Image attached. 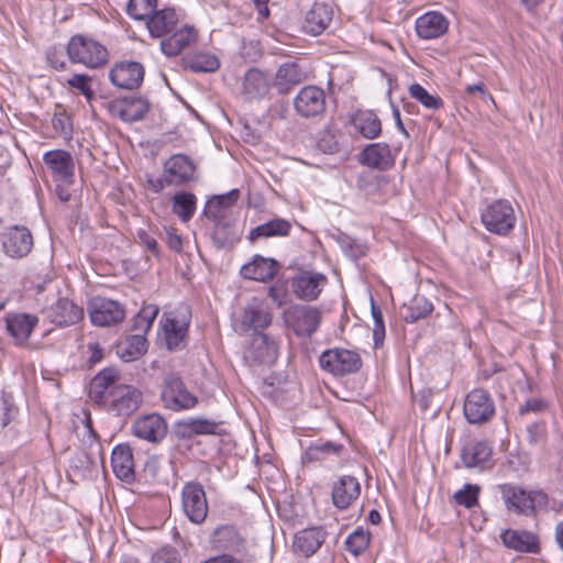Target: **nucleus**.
I'll return each instance as SVG.
<instances>
[{"label": "nucleus", "mask_w": 563, "mask_h": 563, "mask_svg": "<svg viewBox=\"0 0 563 563\" xmlns=\"http://www.w3.org/2000/svg\"><path fill=\"white\" fill-rule=\"evenodd\" d=\"M107 109L111 115L132 123L146 117L151 109V102L146 97L131 95L109 101Z\"/></svg>", "instance_id": "nucleus-12"}, {"label": "nucleus", "mask_w": 563, "mask_h": 563, "mask_svg": "<svg viewBox=\"0 0 563 563\" xmlns=\"http://www.w3.org/2000/svg\"><path fill=\"white\" fill-rule=\"evenodd\" d=\"M460 457L466 468H492L493 445L487 440H468L462 446Z\"/></svg>", "instance_id": "nucleus-15"}, {"label": "nucleus", "mask_w": 563, "mask_h": 563, "mask_svg": "<svg viewBox=\"0 0 563 563\" xmlns=\"http://www.w3.org/2000/svg\"><path fill=\"white\" fill-rule=\"evenodd\" d=\"M220 422L207 418H188L176 423L175 432L179 439H192L196 435H221Z\"/></svg>", "instance_id": "nucleus-30"}, {"label": "nucleus", "mask_w": 563, "mask_h": 563, "mask_svg": "<svg viewBox=\"0 0 563 563\" xmlns=\"http://www.w3.org/2000/svg\"><path fill=\"white\" fill-rule=\"evenodd\" d=\"M273 322V312L268 305L258 297H253L244 307L239 322V331H263Z\"/></svg>", "instance_id": "nucleus-14"}, {"label": "nucleus", "mask_w": 563, "mask_h": 563, "mask_svg": "<svg viewBox=\"0 0 563 563\" xmlns=\"http://www.w3.org/2000/svg\"><path fill=\"white\" fill-rule=\"evenodd\" d=\"M240 197L238 189H232L225 195L216 196L207 201L205 207V214L207 218H216L217 213H221L223 209L229 208Z\"/></svg>", "instance_id": "nucleus-52"}, {"label": "nucleus", "mask_w": 563, "mask_h": 563, "mask_svg": "<svg viewBox=\"0 0 563 563\" xmlns=\"http://www.w3.org/2000/svg\"><path fill=\"white\" fill-rule=\"evenodd\" d=\"M295 112L303 119L323 117L327 109V96L322 88L308 85L302 87L294 98Z\"/></svg>", "instance_id": "nucleus-11"}, {"label": "nucleus", "mask_w": 563, "mask_h": 563, "mask_svg": "<svg viewBox=\"0 0 563 563\" xmlns=\"http://www.w3.org/2000/svg\"><path fill=\"white\" fill-rule=\"evenodd\" d=\"M479 487L475 484H465L463 489L457 490L453 498L454 501L464 506L465 508H472L478 503Z\"/></svg>", "instance_id": "nucleus-54"}, {"label": "nucleus", "mask_w": 563, "mask_h": 563, "mask_svg": "<svg viewBox=\"0 0 563 563\" xmlns=\"http://www.w3.org/2000/svg\"><path fill=\"white\" fill-rule=\"evenodd\" d=\"M317 146L324 154H335L341 151L338 135L330 130L320 133Z\"/></svg>", "instance_id": "nucleus-59"}, {"label": "nucleus", "mask_w": 563, "mask_h": 563, "mask_svg": "<svg viewBox=\"0 0 563 563\" xmlns=\"http://www.w3.org/2000/svg\"><path fill=\"white\" fill-rule=\"evenodd\" d=\"M164 180L167 186L185 187L198 180L197 164L186 154L172 155L163 164Z\"/></svg>", "instance_id": "nucleus-7"}, {"label": "nucleus", "mask_w": 563, "mask_h": 563, "mask_svg": "<svg viewBox=\"0 0 563 563\" xmlns=\"http://www.w3.org/2000/svg\"><path fill=\"white\" fill-rule=\"evenodd\" d=\"M272 87L273 84L265 71L258 68H251L243 77L242 93L247 99L258 100L266 97Z\"/></svg>", "instance_id": "nucleus-36"}, {"label": "nucleus", "mask_w": 563, "mask_h": 563, "mask_svg": "<svg viewBox=\"0 0 563 563\" xmlns=\"http://www.w3.org/2000/svg\"><path fill=\"white\" fill-rule=\"evenodd\" d=\"M144 67L137 62H120L109 73L111 82L126 90H134L141 87L144 80Z\"/></svg>", "instance_id": "nucleus-24"}, {"label": "nucleus", "mask_w": 563, "mask_h": 563, "mask_svg": "<svg viewBox=\"0 0 563 563\" xmlns=\"http://www.w3.org/2000/svg\"><path fill=\"white\" fill-rule=\"evenodd\" d=\"M287 320L296 335L311 336L321 322V312L314 307L295 306L288 310Z\"/></svg>", "instance_id": "nucleus-19"}, {"label": "nucleus", "mask_w": 563, "mask_h": 563, "mask_svg": "<svg viewBox=\"0 0 563 563\" xmlns=\"http://www.w3.org/2000/svg\"><path fill=\"white\" fill-rule=\"evenodd\" d=\"M91 77L86 74H75L67 80L70 88L77 89L81 95L85 96L88 102L93 100L95 92L90 86Z\"/></svg>", "instance_id": "nucleus-57"}, {"label": "nucleus", "mask_w": 563, "mask_h": 563, "mask_svg": "<svg viewBox=\"0 0 563 563\" xmlns=\"http://www.w3.org/2000/svg\"><path fill=\"white\" fill-rule=\"evenodd\" d=\"M433 311V305L422 295H416L401 308L400 314L406 322L413 323L427 318Z\"/></svg>", "instance_id": "nucleus-44"}, {"label": "nucleus", "mask_w": 563, "mask_h": 563, "mask_svg": "<svg viewBox=\"0 0 563 563\" xmlns=\"http://www.w3.org/2000/svg\"><path fill=\"white\" fill-rule=\"evenodd\" d=\"M158 312L159 308L156 305L151 303L142 307L133 319L132 331H135V334H143L146 338Z\"/></svg>", "instance_id": "nucleus-49"}, {"label": "nucleus", "mask_w": 563, "mask_h": 563, "mask_svg": "<svg viewBox=\"0 0 563 563\" xmlns=\"http://www.w3.org/2000/svg\"><path fill=\"white\" fill-rule=\"evenodd\" d=\"M291 223L282 218L272 219L263 224L253 228L247 239L254 243L258 239H268L274 236H288L291 231Z\"/></svg>", "instance_id": "nucleus-42"}, {"label": "nucleus", "mask_w": 563, "mask_h": 563, "mask_svg": "<svg viewBox=\"0 0 563 563\" xmlns=\"http://www.w3.org/2000/svg\"><path fill=\"white\" fill-rule=\"evenodd\" d=\"M279 355V343L269 333L253 332L244 350V360L250 365L272 366Z\"/></svg>", "instance_id": "nucleus-3"}, {"label": "nucleus", "mask_w": 563, "mask_h": 563, "mask_svg": "<svg viewBox=\"0 0 563 563\" xmlns=\"http://www.w3.org/2000/svg\"><path fill=\"white\" fill-rule=\"evenodd\" d=\"M372 317L374 321V346L375 349H378L383 345L385 339V323L380 308L375 306L374 302H372Z\"/></svg>", "instance_id": "nucleus-60"}, {"label": "nucleus", "mask_w": 563, "mask_h": 563, "mask_svg": "<svg viewBox=\"0 0 563 563\" xmlns=\"http://www.w3.org/2000/svg\"><path fill=\"white\" fill-rule=\"evenodd\" d=\"M157 0H129L126 14L136 21H145L154 12Z\"/></svg>", "instance_id": "nucleus-53"}, {"label": "nucleus", "mask_w": 563, "mask_h": 563, "mask_svg": "<svg viewBox=\"0 0 563 563\" xmlns=\"http://www.w3.org/2000/svg\"><path fill=\"white\" fill-rule=\"evenodd\" d=\"M161 398L164 406L173 411L192 409L198 404V398L187 389L176 374H168L165 377Z\"/></svg>", "instance_id": "nucleus-8"}, {"label": "nucleus", "mask_w": 563, "mask_h": 563, "mask_svg": "<svg viewBox=\"0 0 563 563\" xmlns=\"http://www.w3.org/2000/svg\"><path fill=\"white\" fill-rule=\"evenodd\" d=\"M120 373L113 367H107L100 371L91 379L88 387L89 398L97 405L104 407L111 398L113 389L119 387Z\"/></svg>", "instance_id": "nucleus-20"}, {"label": "nucleus", "mask_w": 563, "mask_h": 563, "mask_svg": "<svg viewBox=\"0 0 563 563\" xmlns=\"http://www.w3.org/2000/svg\"><path fill=\"white\" fill-rule=\"evenodd\" d=\"M190 324V312L187 308L179 316L167 317L163 323L165 340L168 350L179 347L180 343L187 335Z\"/></svg>", "instance_id": "nucleus-34"}, {"label": "nucleus", "mask_w": 563, "mask_h": 563, "mask_svg": "<svg viewBox=\"0 0 563 563\" xmlns=\"http://www.w3.org/2000/svg\"><path fill=\"white\" fill-rule=\"evenodd\" d=\"M325 538L327 532L322 527L302 529L295 534L294 552L303 558H309L321 548Z\"/></svg>", "instance_id": "nucleus-31"}, {"label": "nucleus", "mask_w": 563, "mask_h": 563, "mask_svg": "<svg viewBox=\"0 0 563 563\" xmlns=\"http://www.w3.org/2000/svg\"><path fill=\"white\" fill-rule=\"evenodd\" d=\"M54 130L60 135L67 136L73 132L69 117L65 112L55 113L52 118Z\"/></svg>", "instance_id": "nucleus-62"}, {"label": "nucleus", "mask_w": 563, "mask_h": 563, "mask_svg": "<svg viewBox=\"0 0 563 563\" xmlns=\"http://www.w3.org/2000/svg\"><path fill=\"white\" fill-rule=\"evenodd\" d=\"M332 238L336 241L346 256L357 260L363 254L355 240L346 233L338 231V233L332 234Z\"/></svg>", "instance_id": "nucleus-56"}, {"label": "nucleus", "mask_w": 563, "mask_h": 563, "mask_svg": "<svg viewBox=\"0 0 563 563\" xmlns=\"http://www.w3.org/2000/svg\"><path fill=\"white\" fill-rule=\"evenodd\" d=\"M1 240L3 252L12 258L25 257L33 247V235L24 225L9 228Z\"/></svg>", "instance_id": "nucleus-17"}, {"label": "nucleus", "mask_w": 563, "mask_h": 563, "mask_svg": "<svg viewBox=\"0 0 563 563\" xmlns=\"http://www.w3.org/2000/svg\"><path fill=\"white\" fill-rule=\"evenodd\" d=\"M111 466L114 475L131 484L135 479V461L133 449L129 443L117 444L111 452Z\"/></svg>", "instance_id": "nucleus-28"}, {"label": "nucleus", "mask_w": 563, "mask_h": 563, "mask_svg": "<svg viewBox=\"0 0 563 563\" xmlns=\"http://www.w3.org/2000/svg\"><path fill=\"white\" fill-rule=\"evenodd\" d=\"M173 212L183 221L188 222L195 214L197 198L194 194L180 191L172 199Z\"/></svg>", "instance_id": "nucleus-46"}, {"label": "nucleus", "mask_w": 563, "mask_h": 563, "mask_svg": "<svg viewBox=\"0 0 563 563\" xmlns=\"http://www.w3.org/2000/svg\"><path fill=\"white\" fill-rule=\"evenodd\" d=\"M5 329L16 346L29 345V339L38 324V317L26 312H11L4 318Z\"/></svg>", "instance_id": "nucleus-18"}, {"label": "nucleus", "mask_w": 563, "mask_h": 563, "mask_svg": "<svg viewBox=\"0 0 563 563\" xmlns=\"http://www.w3.org/2000/svg\"><path fill=\"white\" fill-rule=\"evenodd\" d=\"M504 545L521 553H538L540 551L539 538L528 530L507 529L500 534Z\"/></svg>", "instance_id": "nucleus-35"}, {"label": "nucleus", "mask_w": 563, "mask_h": 563, "mask_svg": "<svg viewBox=\"0 0 563 563\" xmlns=\"http://www.w3.org/2000/svg\"><path fill=\"white\" fill-rule=\"evenodd\" d=\"M550 409V402L541 397L528 398L518 407V415L542 413Z\"/></svg>", "instance_id": "nucleus-58"}, {"label": "nucleus", "mask_w": 563, "mask_h": 563, "mask_svg": "<svg viewBox=\"0 0 563 563\" xmlns=\"http://www.w3.org/2000/svg\"><path fill=\"white\" fill-rule=\"evenodd\" d=\"M371 532L363 527H357L346 538L344 544L347 552L354 556L361 555L369 545Z\"/></svg>", "instance_id": "nucleus-51"}, {"label": "nucleus", "mask_w": 563, "mask_h": 563, "mask_svg": "<svg viewBox=\"0 0 563 563\" xmlns=\"http://www.w3.org/2000/svg\"><path fill=\"white\" fill-rule=\"evenodd\" d=\"M347 450L342 443L323 441L322 439L311 443L302 455V463H313L328 460L332 456L343 457Z\"/></svg>", "instance_id": "nucleus-40"}, {"label": "nucleus", "mask_w": 563, "mask_h": 563, "mask_svg": "<svg viewBox=\"0 0 563 563\" xmlns=\"http://www.w3.org/2000/svg\"><path fill=\"white\" fill-rule=\"evenodd\" d=\"M153 563H180L179 553L175 548L165 547L153 554Z\"/></svg>", "instance_id": "nucleus-61"}, {"label": "nucleus", "mask_w": 563, "mask_h": 563, "mask_svg": "<svg viewBox=\"0 0 563 563\" xmlns=\"http://www.w3.org/2000/svg\"><path fill=\"white\" fill-rule=\"evenodd\" d=\"M320 367L334 376L357 373L363 365L360 354L345 349H330L319 357Z\"/></svg>", "instance_id": "nucleus-6"}, {"label": "nucleus", "mask_w": 563, "mask_h": 563, "mask_svg": "<svg viewBox=\"0 0 563 563\" xmlns=\"http://www.w3.org/2000/svg\"><path fill=\"white\" fill-rule=\"evenodd\" d=\"M147 345L143 334H130L118 344V354L124 362L134 361L146 353Z\"/></svg>", "instance_id": "nucleus-45"}, {"label": "nucleus", "mask_w": 563, "mask_h": 563, "mask_svg": "<svg viewBox=\"0 0 563 563\" xmlns=\"http://www.w3.org/2000/svg\"><path fill=\"white\" fill-rule=\"evenodd\" d=\"M498 490L506 509L517 515L534 516L536 507L548 501V495L541 490L527 492L509 483L498 485Z\"/></svg>", "instance_id": "nucleus-2"}, {"label": "nucleus", "mask_w": 563, "mask_h": 563, "mask_svg": "<svg viewBox=\"0 0 563 563\" xmlns=\"http://www.w3.org/2000/svg\"><path fill=\"white\" fill-rule=\"evenodd\" d=\"M327 283L328 278L322 273L300 271L291 278V288L297 298L313 301L320 296Z\"/></svg>", "instance_id": "nucleus-16"}, {"label": "nucleus", "mask_w": 563, "mask_h": 563, "mask_svg": "<svg viewBox=\"0 0 563 563\" xmlns=\"http://www.w3.org/2000/svg\"><path fill=\"white\" fill-rule=\"evenodd\" d=\"M46 59L51 67L56 70H64L66 68V62L64 59V54L62 51L56 47H52L46 53Z\"/></svg>", "instance_id": "nucleus-64"}, {"label": "nucleus", "mask_w": 563, "mask_h": 563, "mask_svg": "<svg viewBox=\"0 0 563 563\" xmlns=\"http://www.w3.org/2000/svg\"><path fill=\"white\" fill-rule=\"evenodd\" d=\"M143 402V394L136 387L121 384L112 390L111 398L103 407L115 417H129L134 413Z\"/></svg>", "instance_id": "nucleus-13"}, {"label": "nucleus", "mask_w": 563, "mask_h": 563, "mask_svg": "<svg viewBox=\"0 0 563 563\" xmlns=\"http://www.w3.org/2000/svg\"><path fill=\"white\" fill-rule=\"evenodd\" d=\"M267 295L277 305V307H282L287 302L288 292L285 284H279L277 282L269 286Z\"/></svg>", "instance_id": "nucleus-63"}, {"label": "nucleus", "mask_w": 563, "mask_h": 563, "mask_svg": "<svg viewBox=\"0 0 563 563\" xmlns=\"http://www.w3.org/2000/svg\"><path fill=\"white\" fill-rule=\"evenodd\" d=\"M395 161L396 156L393 154L390 146L385 142L367 144L357 155V162L361 165L380 172L393 168Z\"/></svg>", "instance_id": "nucleus-22"}, {"label": "nucleus", "mask_w": 563, "mask_h": 563, "mask_svg": "<svg viewBox=\"0 0 563 563\" xmlns=\"http://www.w3.org/2000/svg\"><path fill=\"white\" fill-rule=\"evenodd\" d=\"M210 543L213 549L234 555L245 550L246 540L234 525H222L211 533Z\"/></svg>", "instance_id": "nucleus-23"}, {"label": "nucleus", "mask_w": 563, "mask_h": 563, "mask_svg": "<svg viewBox=\"0 0 563 563\" xmlns=\"http://www.w3.org/2000/svg\"><path fill=\"white\" fill-rule=\"evenodd\" d=\"M178 23V15L174 8L154 10L147 18L146 26L153 37H165L172 33Z\"/></svg>", "instance_id": "nucleus-39"}, {"label": "nucleus", "mask_w": 563, "mask_h": 563, "mask_svg": "<svg viewBox=\"0 0 563 563\" xmlns=\"http://www.w3.org/2000/svg\"><path fill=\"white\" fill-rule=\"evenodd\" d=\"M389 185V179L385 175L375 174L371 170L362 172L356 178V187L365 196L384 200L385 189Z\"/></svg>", "instance_id": "nucleus-41"}, {"label": "nucleus", "mask_w": 563, "mask_h": 563, "mask_svg": "<svg viewBox=\"0 0 563 563\" xmlns=\"http://www.w3.org/2000/svg\"><path fill=\"white\" fill-rule=\"evenodd\" d=\"M415 29L422 40L439 38L448 32L449 21L442 13L429 11L417 18Z\"/></svg>", "instance_id": "nucleus-33"}, {"label": "nucleus", "mask_w": 563, "mask_h": 563, "mask_svg": "<svg viewBox=\"0 0 563 563\" xmlns=\"http://www.w3.org/2000/svg\"><path fill=\"white\" fill-rule=\"evenodd\" d=\"M333 18V9L324 2H314L306 13L303 30L311 35H319L327 30Z\"/></svg>", "instance_id": "nucleus-38"}, {"label": "nucleus", "mask_w": 563, "mask_h": 563, "mask_svg": "<svg viewBox=\"0 0 563 563\" xmlns=\"http://www.w3.org/2000/svg\"><path fill=\"white\" fill-rule=\"evenodd\" d=\"M181 507L188 520L201 525L208 516V501L202 485L198 482H187L181 489Z\"/></svg>", "instance_id": "nucleus-9"}, {"label": "nucleus", "mask_w": 563, "mask_h": 563, "mask_svg": "<svg viewBox=\"0 0 563 563\" xmlns=\"http://www.w3.org/2000/svg\"><path fill=\"white\" fill-rule=\"evenodd\" d=\"M214 222V230L212 232V241L217 249H224L234 242V236L231 230V223L225 219L222 213H217L216 218H210Z\"/></svg>", "instance_id": "nucleus-48"}, {"label": "nucleus", "mask_w": 563, "mask_h": 563, "mask_svg": "<svg viewBox=\"0 0 563 563\" xmlns=\"http://www.w3.org/2000/svg\"><path fill=\"white\" fill-rule=\"evenodd\" d=\"M548 440L545 421H536L527 426V441L532 446H544Z\"/></svg>", "instance_id": "nucleus-55"}, {"label": "nucleus", "mask_w": 563, "mask_h": 563, "mask_svg": "<svg viewBox=\"0 0 563 563\" xmlns=\"http://www.w3.org/2000/svg\"><path fill=\"white\" fill-rule=\"evenodd\" d=\"M197 37V32L192 26H184L175 30L161 41L162 52L168 56L174 57L180 54L188 47Z\"/></svg>", "instance_id": "nucleus-37"}, {"label": "nucleus", "mask_w": 563, "mask_h": 563, "mask_svg": "<svg viewBox=\"0 0 563 563\" xmlns=\"http://www.w3.org/2000/svg\"><path fill=\"white\" fill-rule=\"evenodd\" d=\"M495 401L488 390L474 388L466 395L463 415L470 424H485L495 417Z\"/></svg>", "instance_id": "nucleus-4"}, {"label": "nucleus", "mask_w": 563, "mask_h": 563, "mask_svg": "<svg viewBox=\"0 0 563 563\" xmlns=\"http://www.w3.org/2000/svg\"><path fill=\"white\" fill-rule=\"evenodd\" d=\"M361 494V484L356 477L343 475L332 484V504L340 510L347 509Z\"/></svg>", "instance_id": "nucleus-27"}, {"label": "nucleus", "mask_w": 563, "mask_h": 563, "mask_svg": "<svg viewBox=\"0 0 563 563\" xmlns=\"http://www.w3.org/2000/svg\"><path fill=\"white\" fill-rule=\"evenodd\" d=\"M88 313L93 325L111 327L122 322L126 311L123 303L97 296L89 300Z\"/></svg>", "instance_id": "nucleus-10"}, {"label": "nucleus", "mask_w": 563, "mask_h": 563, "mask_svg": "<svg viewBox=\"0 0 563 563\" xmlns=\"http://www.w3.org/2000/svg\"><path fill=\"white\" fill-rule=\"evenodd\" d=\"M408 91L410 97L420 102L426 109L435 111L441 109L444 104L441 97L429 93L428 90L418 82L411 84Z\"/></svg>", "instance_id": "nucleus-50"}, {"label": "nucleus", "mask_w": 563, "mask_h": 563, "mask_svg": "<svg viewBox=\"0 0 563 563\" xmlns=\"http://www.w3.org/2000/svg\"><path fill=\"white\" fill-rule=\"evenodd\" d=\"M355 130L365 139H377L382 133V121L373 111H361L352 120Z\"/></svg>", "instance_id": "nucleus-43"}, {"label": "nucleus", "mask_w": 563, "mask_h": 563, "mask_svg": "<svg viewBox=\"0 0 563 563\" xmlns=\"http://www.w3.org/2000/svg\"><path fill=\"white\" fill-rule=\"evenodd\" d=\"M481 220L490 233L507 235L515 227L516 216L511 203L506 199H499L482 211Z\"/></svg>", "instance_id": "nucleus-5"}, {"label": "nucleus", "mask_w": 563, "mask_h": 563, "mask_svg": "<svg viewBox=\"0 0 563 563\" xmlns=\"http://www.w3.org/2000/svg\"><path fill=\"white\" fill-rule=\"evenodd\" d=\"M280 264L271 257L262 255H254L252 262L241 267V275L245 279H251L261 283H268L274 279Z\"/></svg>", "instance_id": "nucleus-29"}, {"label": "nucleus", "mask_w": 563, "mask_h": 563, "mask_svg": "<svg viewBox=\"0 0 563 563\" xmlns=\"http://www.w3.org/2000/svg\"><path fill=\"white\" fill-rule=\"evenodd\" d=\"M67 55L71 63L82 64L92 69L104 66L109 59L108 51L101 43L82 34L70 37Z\"/></svg>", "instance_id": "nucleus-1"}, {"label": "nucleus", "mask_w": 563, "mask_h": 563, "mask_svg": "<svg viewBox=\"0 0 563 563\" xmlns=\"http://www.w3.org/2000/svg\"><path fill=\"white\" fill-rule=\"evenodd\" d=\"M167 422L158 413L139 417L132 424V434L153 444L162 442L167 434Z\"/></svg>", "instance_id": "nucleus-21"}, {"label": "nucleus", "mask_w": 563, "mask_h": 563, "mask_svg": "<svg viewBox=\"0 0 563 563\" xmlns=\"http://www.w3.org/2000/svg\"><path fill=\"white\" fill-rule=\"evenodd\" d=\"M305 79V71L297 62H286L277 68L273 88L279 95H287Z\"/></svg>", "instance_id": "nucleus-32"}, {"label": "nucleus", "mask_w": 563, "mask_h": 563, "mask_svg": "<svg viewBox=\"0 0 563 563\" xmlns=\"http://www.w3.org/2000/svg\"><path fill=\"white\" fill-rule=\"evenodd\" d=\"M43 162L56 181L70 185L75 177V163L65 150H52L43 155Z\"/></svg>", "instance_id": "nucleus-25"}, {"label": "nucleus", "mask_w": 563, "mask_h": 563, "mask_svg": "<svg viewBox=\"0 0 563 563\" xmlns=\"http://www.w3.org/2000/svg\"><path fill=\"white\" fill-rule=\"evenodd\" d=\"M47 319L57 327H68L78 323L84 318V309L73 300L62 297L46 310Z\"/></svg>", "instance_id": "nucleus-26"}, {"label": "nucleus", "mask_w": 563, "mask_h": 563, "mask_svg": "<svg viewBox=\"0 0 563 563\" xmlns=\"http://www.w3.org/2000/svg\"><path fill=\"white\" fill-rule=\"evenodd\" d=\"M185 68L194 73H213L219 69V59L209 53H198L184 58Z\"/></svg>", "instance_id": "nucleus-47"}]
</instances>
